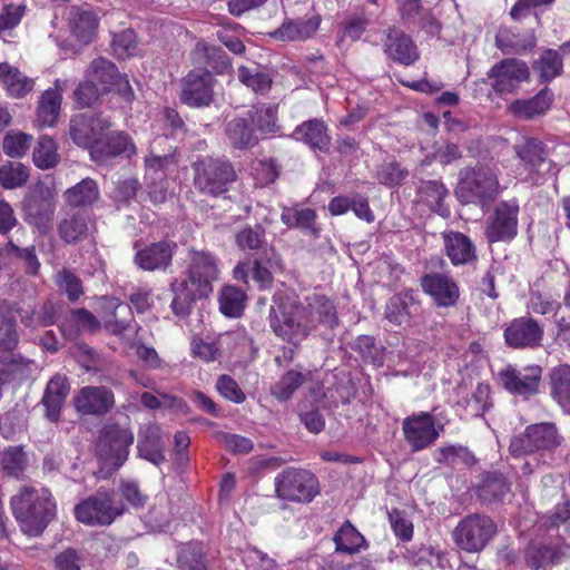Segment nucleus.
Returning <instances> with one entry per match:
<instances>
[{
    "label": "nucleus",
    "instance_id": "obj_12",
    "mask_svg": "<svg viewBox=\"0 0 570 570\" xmlns=\"http://www.w3.org/2000/svg\"><path fill=\"white\" fill-rule=\"evenodd\" d=\"M132 442L130 430L116 424L107 425L99 436L97 452L101 460L117 469L127 460Z\"/></svg>",
    "mask_w": 570,
    "mask_h": 570
},
{
    "label": "nucleus",
    "instance_id": "obj_35",
    "mask_svg": "<svg viewBox=\"0 0 570 570\" xmlns=\"http://www.w3.org/2000/svg\"><path fill=\"white\" fill-rule=\"evenodd\" d=\"M293 137L313 149L325 150L330 145L326 126L318 119H311L297 126L293 131Z\"/></svg>",
    "mask_w": 570,
    "mask_h": 570
},
{
    "label": "nucleus",
    "instance_id": "obj_15",
    "mask_svg": "<svg viewBox=\"0 0 570 570\" xmlns=\"http://www.w3.org/2000/svg\"><path fill=\"white\" fill-rule=\"evenodd\" d=\"M402 430L406 442L413 451H421L432 445L441 432L442 424H436L429 412H420L403 420Z\"/></svg>",
    "mask_w": 570,
    "mask_h": 570
},
{
    "label": "nucleus",
    "instance_id": "obj_48",
    "mask_svg": "<svg viewBox=\"0 0 570 570\" xmlns=\"http://www.w3.org/2000/svg\"><path fill=\"white\" fill-rule=\"evenodd\" d=\"M0 463L8 475L19 479L28 466V456L22 446H8L1 453Z\"/></svg>",
    "mask_w": 570,
    "mask_h": 570
},
{
    "label": "nucleus",
    "instance_id": "obj_13",
    "mask_svg": "<svg viewBox=\"0 0 570 570\" xmlns=\"http://www.w3.org/2000/svg\"><path fill=\"white\" fill-rule=\"evenodd\" d=\"M501 385L511 394L529 399L539 392L542 367L537 364L517 367L507 365L499 374Z\"/></svg>",
    "mask_w": 570,
    "mask_h": 570
},
{
    "label": "nucleus",
    "instance_id": "obj_49",
    "mask_svg": "<svg viewBox=\"0 0 570 570\" xmlns=\"http://www.w3.org/2000/svg\"><path fill=\"white\" fill-rule=\"evenodd\" d=\"M334 542L336 551L350 554L358 552L365 544L363 535L348 521L336 532Z\"/></svg>",
    "mask_w": 570,
    "mask_h": 570
},
{
    "label": "nucleus",
    "instance_id": "obj_45",
    "mask_svg": "<svg viewBox=\"0 0 570 570\" xmlns=\"http://www.w3.org/2000/svg\"><path fill=\"white\" fill-rule=\"evenodd\" d=\"M170 287L175 295L171 302V308L178 316H186L189 313L191 302L208 296L206 294L194 293L190 285L180 279H175Z\"/></svg>",
    "mask_w": 570,
    "mask_h": 570
},
{
    "label": "nucleus",
    "instance_id": "obj_64",
    "mask_svg": "<svg viewBox=\"0 0 570 570\" xmlns=\"http://www.w3.org/2000/svg\"><path fill=\"white\" fill-rule=\"evenodd\" d=\"M253 175L256 184L266 186L275 181L278 176V170L272 159H262L253 164Z\"/></svg>",
    "mask_w": 570,
    "mask_h": 570
},
{
    "label": "nucleus",
    "instance_id": "obj_10",
    "mask_svg": "<svg viewBox=\"0 0 570 570\" xmlns=\"http://www.w3.org/2000/svg\"><path fill=\"white\" fill-rule=\"evenodd\" d=\"M109 127L110 121L107 118L86 112L71 118L69 134L76 145L88 148L91 156H95L102 151L101 138Z\"/></svg>",
    "mask_w": 570,
    "mask_h": 570
},
{
    "label": "nucleus",
    "instance_id": "obj_3",
    "mask_svg": "<svg viewBox=\"0 0 570 570\" xmlns=\"http://www.w3.org/2000/svg\"><path fill=\"white\" fill-rule=\"evenodd\" d=\"M500 193L498 173L490 166H478L462 171L454 190L461 204H474L481 207H489Z\"/></svg>",
    "mask_w": 570,
    "mask_h": 570
},
{
    "label": "nucleus",
    "instance_id": "obj_39",
    "mask_svg": "<svg viewBox=\"0 0 570 570\" xmlns=\"http://www.w3.org/2000/svg\"><path fill=\"white\" fill-rule=\"evenodd\" d=\"M100 148L102 151H99L92 156V158L96 160H105L108 157L118 155L130 157L131 155L136 154V147L134 142L124 132H111L108 135L105 131V136L101 138Z\"/></svg>",
    "mask_w": 570,
    "mask_h": 570
},
{
    "label": "nucleus",
    "instance_id": "obj_62",
    "mask_svg": "<svg viewBox=\"0 0 570 570\" xmlns=\"http://www.w3.org/2000/svg\"><path fill=\"white\" fill-rule=\"evenodd\" d=\"M435 461L450 465H455L459 462L471 464L474 458L466 448L450 445L436 451Z\"/></svg>",
    "mask_w": 570,
    "mask_h": 570
},
{
    "label": "nucleus",
    "instance_id": "obj_24",
    "mask_svg": "<svg viewBox=\"0 0 570 570\" xmlns=\"http://www.w3.org/2000/svg\"><path fill=\"white\" fill-rule=\"evenodd\" d=\"M18 345L16 318L7 302H0V363H11L16 358L13 350Z\"/></svg>",
    "mask_w": 570,
    "mask_h": 570
},
{
    "label": "nucleus",
    "instance_id": "obj_44",
    "mask_svg": "<svg viewBox=\"0 0 570 570\" xmlns=\"http://www.w3.org/2000/svg\"><path fill=\"white\" fill-rule=\"evenodd\" d=\"M226 132L230 144L239 149L249 148L257 142L254 129L249 127L248 118L238 117L230 120L227 124Z\"/></svg>",
    "mask_w": 570,
    "mask_h": 570
},
{
    "label": "nucleus",
    "instance_id": "obj_21",
    "mask_svg": "<svg viewBox=\"0 0 570 570\" xmlns=\"http://www.w3.org/2000/svg\"><path fill=\"white\" fill-rule=\"evenodd\" d=\"M321 22L322 18L316 12L305 18L286 19L271 36L281 41H304L317 32Z\"/></svg>",
    "mask_w": 570,
    "mask_h": 570
},
{
    "label": "nucleus",
    "instance_id": "obj_46",
    "mask_svg": "<svg viewBox=\"0 0 570 570\" xmlns=\"http://www.w3.org/2000/svg\"><path fill=\"white\" fill-rule=\"evenodd\" d=\"M118 75L116 66L104 58L95 59L87 70V78L92 82L97 81L101 86V91L111 90Z\"/></svg>",
    "mask_w": 570,
    "mask_h": 570
},
{
    "label": "nucleus",
    "instance_id": "obj_18",
    "mask_svg": "<svg viewBox=\"0 0 570 570\" xmlns=\"http://www.w3.org/2000/svg\"><path fill=\"white\" fill-rule=\"evenodd\" d=\"M421 286L440 307H452L460 298L456 282L443 273H429L421 277Z\"/></svg>",
    "mask_w": 570,
    "mask_h": 570
},
{
    "label": "nucleus",
    "instance_id": "obj_9",
    "mask_svg": "<svg viewBox=\"0 0 570 570\" xmlns=\"http://www.w3.org/2000/svg\"><path fill=\"white\" fill-rule=\"evenodd\" d=\"M491 88L500 96L515 94L521 83L529 81L528 65L515 58H505L493 65L487 73Z\"/></svg>",
    "mask_w": 570,
    "mask_h": 570
},
{
    "label": "nucleus",
    "instance_id": "obj_22",
    "mask_svg": "<svg viewBox=\"0 0 570 570\" xmlns=\"http://www.w3.org/2000/svg\"><path fill=\"white\" fill-rule=\"evenodd\" d=\"M445 254L455 266L465 265L476 259L475 246L465 234L460 232L442 233Z\"/></svg>",
    "mask_w": 570,
    "mask_h": 570
},
{
    "label": "nucleus",
    "instance_id": "obj_36",
    "mask_svg": "<svg viewBox=\"0 0 570 570\" xmlns=\"http://www.w3.org/2000/svg\"><path fill=\"white\" fill-rule=\"evenodd\" d=\"M419 307V303L412 292H403L391 297L385 307V317L393 324L407 323Z\"/></svg>",
    "mask_w": 570,
    "mask_h": 570
},
{
    "label": "nucleus",
    "instance_id": "obj_6",
    "mask_svg": "<svg viewBox=\"0 0 570 570\" xmlns=\"http://www.w3.org/2000/svg\"><path fill=\"white\" fill-rule=\"evenodd\" d=\"M277 495L293 502H311L318 493V481L303 469L288 468L275 478Z\"/></svg>",
    "mask_w": 570,
    "mask_h": 570
},
{
    "label": "nucleus",
    "instance_id": "obj_40",
    "mask_svg": "<svg viewBox=\"0 0 570 570\" xmlns=\"http://www.w3.org/2000/svg\"><path fill=\"white\" fill-rule=\"evenodd\" d=\"M24 212L30 224L35 225L40 233H47L55 212L51 200L41 197L29 198L24 204Z\"/></svg>",
    "mask_w": 570,
    "mask_h": 570
},
{
    "label": "nucleus",
    "instance_id": "obj_8",
    "mask_svg": "<svg viewBox=\"0 0 570 570\" xmlns=\"http://www.w3.org/2000/svg\"><path fill=\"white\" fill-rule=\"evenodd\" d=\"M218 277V258L215 255L208 250H190L187 276L180 281L190 285L194 293L209 295Z\"/></svg>",
    "mask_w": 570,
    "mask_h": 570
},
{
    "label": "nucleus",
    "instance_id": "obj_17",
    "mask_svg": "<svg viewBox=\"0 0 570 570\" xmlns=\"http://www.w3.org/2000/svg\"><path fill=\"white\" fill-rule=\"evenodd\" d=\"M214 77L204 69L188 72L184 79L180 98L191 107L208 106L213 99Z\"/></svg>",
    "mask_w": 570,
    "mask_h": 570
},
{
    "label": "nucleus",
    "instance_id": "obj_7",
    "mask_svg": "<svg viewBox=\"0 0 570 570\" xmlns=\"http://www.w3.org/2000/svg\"><path fill=\"white\" fill-rule=\"evenodd\" d=\"M195 186L203 193L217 196L228 189L236 178L228 161L206 158L195 164Z\"/></svg>",
    "mask_w": 570,
    "mask_h": 570
},
{
    "label": "nucleus",
    "instance_id": "obj_43",
    "mask_svg": "<svg viewBox=\"0 0 570 570\" xmlns=\"http://www.w3.org/2000/svg\"><path fill=\"white\" fill-rule=\"evenodd\" d=\"M246 293L234 285H226L219 293V311L227 317H239L246 305Z\"/></svg>",
    "mask_w": 570,
    "mask_h": 570
},
{
    "label": "nucleus",
    "instance_id": "obj_60",
    "mask_svg": "<svg viewBox=\"0 0 570 570\" xmlns=\"http://www.w3.org/2000/svg\"><path fill=\"white\" fill-rule=\"evenodd\" d=\"M304 375L297 371H288L273 387L272 394L281 401L288 400L302 385Z\"/></svg>",
    "mask_w": 570,
    "mask_h": 570
},
{
    "label": "nucleus",
    "instance_id": "obj_33",
    "mask_svg": "<svg viewBox=\"0 0 570 570\" xmlns=\"http://www.w3.org/2000/svg\"><path fill=\"white\" fill-rule=\"evenodd\" d=\"M449 190L442 181L423 180L417 188L419 200L442 217L450 216V208L445 204Z\"/></svg>",
    "mask_w": 570,
    "mask_h": 570
},
{
    "label": "nucleus",
    "instance_id": "obj_54",
    "mask_svg": "<svg viewBox=\"0 0 570 570\" xmlns=\"http://www.w3.org/2000/svg\"><path fill=\"white\" fill-rule=\"evenodd\" d=\"M562 67L563 63L559 52L552 49L546 50L534 63V69L539 71L542 81H550L559 76Z\"/></svg>",
    "mask_w": 570,
    "mask_h": 570
},
{
    "label": "nucleus",
    "instance_id": "obj_63",
    "mask_svg": "<svg viewBox=\"0 0 570 570\" xmlns=\"http://www.w3.org/2000/svg\"><path fill=\"white\" fill-rule=\"evenodd\" d=\"M217 440L227 451L235 454H246L254 446L252 440L234 433L220 432Z\"/></svg>",
    "mask_w": 570,
    "mask_h": 570
},
{
    "label": "nucleus",
    "instance_id": "obj_5",
    "mask_svg": "<svg viewBox=\"0 0 570 570\" xmlns=\"http://www.w3.org/2000/svg\"><path fill=\"white\" fill-rule=\"evenodd\" d=\"M497 534L495 522L485 514H469L453 530L456 547L469 553L481 552Z\"/></svg>",
    "mask_w": 570,
    "mask_h": 570
},
{
    "label": "nucleus",
    "instance_id": "obj_14",
    "mask_svg": "<svg viewBox=\"0 0 570 570\" xmlns=\"http://www.w3.org/2000/svg\"><path fill=\"white\" fill-rule=\"evenodd\" d=\"M519 203L500 202L487 220L485 236L490 243L510 242L518 233Z\"/></svg>",
    "mask_w": 570,
    "mask_h": 570
},
{
    "label": "nucleus",
    "instance_id": "obj_47",
    "mask_svg": "<svg viewBox=\"0 0 570 570\" xmlns=\"http://www.w3.org/2000/svg\"><path fill=\"white\" fill-rule=\"evenodd\" d=\"M32 159L36 167L40 169H50L57 166L60 155L56 141L48 136H41L35 146Z\"/></svg>",
    "mask_w": 570,
    "mask_h": 570
},
{
    "label": "nucleus",
    "instance_id": "obj_51",
    "mask_svg": "<svg viewBox=\"0 0 570 570\" xmlns=\"http://www.w3.org/2000/svg\"><path fill=\"white\" fill-rule=\"evenodd\" d=\"M99 196L98 186L90 178L82 179L66 193L67 203L71 206H83L94 203Z\"/></svg>",
    "mask_w": 570,
    "mask_h": 570
},
{
    "label": "nucleus",
    "instance_id": "obj_55",
    "mask_svg": "<svg viewBox=\"0 0 570 570\" xmlns=\"http://www.w3.org/2000/svg\"><path fill=\"white\" fill-rule=\"evenodd\" d=\"M238 79L253 91L265 94L269 90L272 78L269 73L259 71L257 68H238Z\"/></svg>",
    "mask_w": 570,
    "mask_h": 570
},
{
    "label": "nucleus",
    "instance_id": "obj_57",
    "mask_svg": "<svg viewBox=\"0 0 570 570\" xmlns=\"http://www.w3.org/2000/svg\"><path fill=\"white\" fill-rule=\"evenodd\" d=\"M32 136L11 130L7 132L2 141L3 153L11 158H20L26 155L32 142Z\"/></svg>",
    "mask_w": 570,
    "mask_h": 570
},
{
    "label": "nucleus",
    "instance_id": "obj_41",
    "mask_svg": "<svg viewBox=\"0 0 570 570\" xmlns=\"http://www.w3.org/2000/svg\"><path fill=\"white\" fill-rule=\"evenodd\" d=\"M551 396L566 410H570V365L561 364L550 372Z\"/></svg>",
    "mask_w": 570,
    "mask_h": 570
},
{
    "label": "nucleus",
    "instance_id": "obj_19",
    "mask_svg": "<svg viewBox=\"0 0 570 570\" xmlns=\"http://www.w3.org/2000/svg\"><path fill=\"white\" fill-rule=\"evenodd\" d=\"M114 404V393L106 386H85L75 396L76 410L82 414H105Z\"/></svg>",
    "mask_w": 570,
    "mask_h": 570
},
{
    "label": "nucleus",
    "instance_id": "obj_53",
    "mask_svg": "<svg viewBox=\"0 0 570 570\" xmlns=\"http://www.w3.org/2000/svg\"><path fill=\"white\" fill-rule=\"evenodd\" d=\"M29 178V168L21 163L9 161L0 167V184L7 189L23 186Z\"/></svg>",
    "mask_w": 570,
    "mask_h": 570
},
{
    "label": "nucleus",
    "instance_id": "obj_2",
    "mask_svg": "<svg viewBox=\"0 0 570 570\" xmlns=\"http://www.w3.org/2000/svg\"><path fill=\"white\" fill-rule=\"evenodd\" d=\"M306 318V308L296 297L286 291H278L273 296L269 309V324L276 336L297 345L312 331Z\"/></svg>",
    "mask_w": 570,
    "mask_h": 570
},
{
    "label": "nucleus",
    "instance_id": "obj_23",
    "mask_svg": "<svg viewBox=\"0 0 570 570\" xmlns=\"http://www.w3.org/2000/svg\"><path fill=\"white\" fill-rule=\"evenodd\" d=\"M138 453L153 464L159 465L165 461L164 444L160 428L155 423L141 425L138 433Z\"/></svg>",
    "mask_w": 570,
    "mask_h": 570
},
{
    "label": "nucleus",
    "instance_id": "obj_25",
    "mask_svg": "<svg viewBox=\"0 0 570 570\" xmlns=\"http://www.w3.org/2000/svg\"><path fill=\"white\" fill-rule=\"evenodd\" d=\"M553 101V92L543 88L530 99H517L508 106V111L517 118L529 120L544 115Z\"/></svg>",
    "mask_w": 570,
    "mask_h": 570
},
{
    "label": "nucleus",
    "instance_id": "obj_59",
    "mask_svg": "<svg viewBox=\"0 0 570 570\" xmlns=\"http://www.w3.org/2000/svg\"><path fill=\"white\" fill-rule=\"evenodd\" d=\"M111 48L114 55L119 59H127L137 52L136 35L134 30L126 29L114 35Z\"/></svg>",
    "mask_w": 570,
    "mask_h": 570
},
{
    "label": "nucleus",
    "instance_id": "obj_31",
    "mask_svg": "<svg viewBox=\"0 0 570 570\" xmlns=\"http://www.w3.org/2000/svg\"><path fill=\"white\" fill-rule=\"evenodd\" d=\"M176 245L167 242L151 244L138 250L135 256L136 264L145 271L166 268L171 258Z\"/></svg>",
    "mask_w": 570,
    "mask_h": 570
},
{
    "label": "nucleus",
    "instance_id": "obj_4",
    "mask_svg": "<svg viewBox=\"0 0 570 570\" xmlns=\"http://www.w3.org/2000/svg\"><path fill=\"white\" fill-rule=\"evenodd\" d=\"M126 510L115 491L98 490L75 507V517L87 525H110Z\"/></svg>",
    "mask_w": 570,
    "mask_h": 570
},
{
    "label": "nucleus",
    "instance_id": "obj_34",
    "mask_svg": "<svg viewBox=\"0 0 570 570\" xmlns=\"http://www.w3.org/2000/svg\"><path fill=\"white\" fill-rule=\"evenodd\" d=\"M385 52L404 65H411L417 59V51L411 38L397 29H391L386 36Z\"/></svg>",
    "mask_w": 570,
    "mask_h": 570
},
{
    "label": "nucleus",
    "instance_id": "obj_42",
    "mask_svg": "<svg viewBox=\"0 0 570 570\" xmlns=\"http://www.w3.org/2000/svg\"><path fill=\"white\" fill-rule=\"evenodd\" d=\"M249 271H252L253 279L258 284L261 289H265L271 286L273 276L269 269L264 265L263 258H256L253 262L252 268L248 262H239L233 271V277L247 285Z\"/></svg>",
    "mask_w": 570,
    "mask_h": 570
},
{
    "label": "nucleus",
    "instance_id": "obj_26",
    "mask_svg": "<svg viewBox=\"0 0 570 570\" xmlns=\"http://www.w3.org/2000/svg\"><path fill=\"white\" fill-rule=\"evenodd\" d=\"M70 391L66 376L56 374L47 384L41 403L46 409V417L57 422L60 417L62 405Z\"/></svg>",
    "mask_w": 570,
    "mask_h": 570
},
{
    "label": "nucleus",
    "instance_id": "obj_38",
    "mask_svg": "<svg viewBox=\"0 0 570 570\" xmlns=\"http://www.w3.org/2000/svg\"><path fill=\"white\" fill-rule=\"evenodd\" d=\"M90 225L88 217L82 213H68L59 222L58 233L66 243L82 240L89 235Z\"/></svg>",
    "mask_w": 570,
    "mask_h": 570
},
{
    "label": "nucleus",
    "instance_id": "obj_61",
    "mask_svg": "<svg viewBox=\"0 0 570 570\" xmlns=\"http://www.w3.org/2000/svg\"><path fill=\"white\" fill-rule=\"evenodd\" d=\"M235 242L240 250H258L265 244V233L261 227H245L235 235Z\"/></svg>",
    "mask_w": 570,
    "mask_h": 570
},
{
    "label": "nucleus",
    "instance_id": "obj_27",
    "mask_svg": "<svg viewBox=\"0 0 570 570\" xmlns=\"http://www.w3.org/2000/svg\"><path fill=\"white\" fill-rule=\"evenodd\" d=\"M71 35L81 43L90 42L97 30L98 20L89 6L71 7L68 12Z\"/></svg>",
    "mask_w": 570,
    "mask_h": 570
},
{
    "label": "nucleus",
    "instance_id": "obj_37",
    "mask_svg": "<svg viewBox=\"0 0 570 570\" xmlns=\"http://www.w3.org/2000/svg\"><path fill=\"white\" fill-rule=\"evenodd\" d=\"M569 547L567 546H546L541 543H531L527 549V564L532 569H540L550 563L560 562Z\"/></svg>",
    "mask_w": 570,
    "mask_h": 570
},
{
    "label": "nucleus",
    "instance_id": "obj_30",
    "mask_svg": "<svg viewBox=\"0 0 570 570\" xmlns=\"http://www.w3.org/2000/svg\"><path fill=\"white\" fill-rule=\"evenodd\" d=\"M0 86L11 98H23L33 90L35 80L23 75L17 67L0 62Z\"/></svg>",
    "mask_w": 570,
    "mask_h": 570
},
{
    "label": "nucleus",
    "instance_id": "obj_29",
    "mask_svg": "<svg viewBox=\"0 0 570 570\" xmlns=\"http://www.w3.org/2000/svg\"><path fill=\"white\" fill-rule=\"evenodd\" d=\"M65 85V81L57 79L55 87L41 95L37 109V121L40 127H51L57 122Z\"/></svg>",
    "mask_w": 570,
    "mask_h": 570
},
{
    "label": "nucleus",
    "instance_id": "obj_56",
    "mask_svg": "<svg viewBox=\"0 0 570 570\" xmlns=\"http://www.w3.org/2000/svg\"><path fill=\"white\" fill-rule=\"evenodd\" d=\"M518 157L531 168H538L546 163V151L542 142L537 139H525L515 147Z\"/></svg>",
    "mask_w": 570,
    "mask_h": 570
},
{
    "label": "nucleus",
    "instance_id": "obj_11",
    "mask_svg": "<svg viewBox=\"0 0 570 570\" xmlns=\"http://www.w3.org/2000/svg\"><path fill=\"white\" fill-rule=\"evenodd\" d=\"M561 443V436L553 423L529 425L524 433L514 436L510 442L513 455L532 453L534 451L552 450Z\"/></svg>",
    "mask_w": 570,
    "mask_h": 570
},
{
    "label": "nucleus",
    "instance_id": "obj_1",
    "mask_svg": "<svg viewBox=\"0 0 570 570\" xmlns=\"http://www.w3.org/2000/svg\"><path fill=\"white\" fill-rule=\"evenodd\" d=\"M10 508L21 531L29 537H39L55 519L57 504L45 487L23 485L11 497Z\"/></svg>",
    "mask_w": 570,
    "mask_h": 570
},
{
    "label": "nucleus",
    "instance_id": "obj_32",
    "mask_svg": "<svg viewBox=\"0 0 570 570\" xmlns=\"http://www.w3.org/2000/svg\"><path fill=\"white\" fill-rule=\"evenodd\" d=\"M458 393L461 397L456 402V407L458 411H460V415L465 417H476L483 415L484 412H487L492 406L490 399V386L488 384H478L471 396L468 394L462 396V389H459Z\"/></svg>",
    "mask_w": 570,
    "mask_h": 570
},
{
    "label": "nucleus",
    "instance_id": "obj_28",
    "mask_svg": "<svg viewBox=\"0 0 570 570\" xmlns=\"http://www.w3.org/2000/svg\"><path fill=\"white\" fill-rule=\"evenodd\" d=\"M306 318L311 328L323 325L333 328L337 324V315L332 301L323 295L313 294L306 297Z\"/></svg>",
    "mask_w": 570,
    "mask_h": 570
},
{
    "label": "nucleus",
    "instance_id": "obj_52",
    "mask_svg": "<svg viewBox=\"0 0 570 570\" xmlns=\"http://www.w3.org/2000/svg\"><path fill=\"white\" fill-rule=\"evenodd\" d=\"M282 222L288 227H298L304 229H313L316 213L312 208L293 206L283 208L281 215Z\"/></svg>",
    "mask_w": 570,
    "mask_h": 570
},
{
    "label": "nucleus",
    "instance_id": "obj_50",
    "mask_svg": "<svg viewBox=\"0 0 570 570\" xmlns=\"http://www.w3.org/2000/svg\"><path fill=\"white\" fill-rule=\"evenodd\" d=\"M275 106L258 104L248 111V120L255 128L262 132H275L276 129Z\"/></svg>",
    "mask_w": 570,
    "mask_h": 570
},
{
    "label": "nucleus",
    "instance_id": "obj_20",
    "mask_svg": "<svg viewBox=\"0 0 570 570\" xmlns=\"http://www.w3.org/2000/svg\"><path fill=\"white\" fill-rule=\"evenodd\" d=\"M543 330L532 318L513 320L504 331V338L514 348L535 347L540 345Z\"/></svg>",
    "mask_w": 570,
    "mask_h": 570
},
{
    "label": "nucleus",
    "instance_id": "obj_16",
    "mask_svg": "<svg viewBox=\"0 0 570 570\" xmlns=\"http://www.w3.org/2000/svg\"><path fill=\"white\" fill-rule=\"evenodd\" d=\"M177 165L175 155L149 156L145 159L146 174L148 181V193L150 199L158 204L164 203L167 197L166 175L171 167Z\"/></svg>",
    "mask_w": 570,
    "mask_h": 570
},
{
    "label": "nucleus",
    "instance_id": "obj_58",
    "mask_svg": "<svg viewBox=\"0 0 570 570\" xmlns=\"http://www.w3.org/2000/svg\"><path fill=\"white\" fill-rule=\"evenodd\" d=\"M509 490L510 487L503 475L493 473L484 479L479 490V497L485 501L499 500L509 492Z\"/></svg>",
    "mask_w": 570,
    "mask_h": 570
}]
</instances>
